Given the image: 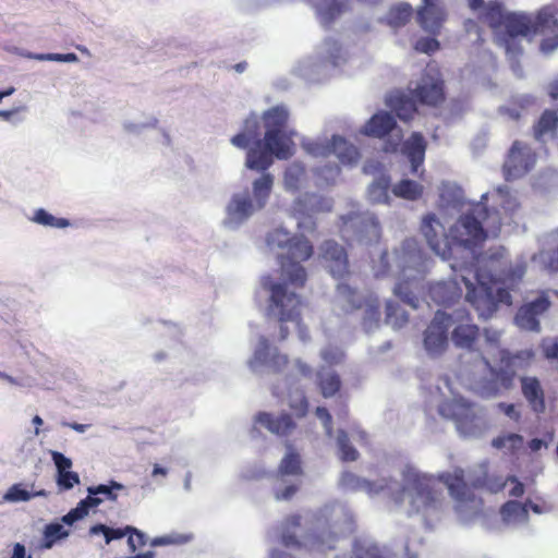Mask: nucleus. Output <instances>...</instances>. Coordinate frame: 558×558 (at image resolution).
I'll use <instances>...</instances> for the list:
<instances>
[{
  "label": "nucleus",
  "mask_w": 558,
  "mask_h": 558,
  "mask_svg": "<svg viewBox=\"0 0 558 558\" xmlns=\"http://www.w3.org/2000/svg\"><path fill=\"white\" fill-rule=\"evenodd\" d=\"M320 251L332 277L342 279L349 275L348 254L343 246L333 240H327L322 244Z\"/></svg>",
  "instance_id": "6ab92c4d"
},
{
  "label": "nucleus",
  "mask_w": 558,
  "mask_h": 558,
  "mask_svg": "<svg viewBox=\"0 0 558 558\" xmlns=\"http://www.w3.org/2000/svg\"><path fill=\"white\" fill-rule=\"evenodd\" d=\"M411 95L417 104L429 107L441 105L445 99V84L439 73L430 74L425 71L420 83L411 89Z\"/></svg>",
  "instance_id": "2eb2a0df"
},
{
  "label": "nucleus",
  "mask_w": 558,
  "mask_h": 558,
  "mask_svg": "<svg viewBox=\"0 0 558 558\" xmlns=\"http://www.w3.org/2000/svg\"><path fill=\"white\" fill-rule=\"evenodd\" d=\"M341 483L343 486L351 489H362L368 494L379 493L386 488H389V480L381 478L378 483L371 482L364 478L357 477L355 474L351 472L343 473L341 477Z\"/></svg>",
  "instance_id": "cd10ccee"
},
{
  "label": "nucleus",
  "mask_w": 558,
  "mask_h": 558,
  "mask_svg": "<svg viewBox=\"0 0 558 558\" xmlns=\"http://www.w3.org/2000/svg\"><path fill=\"white\" fill-rule=\"evenodd\" d=\"M270 344L267 338L260 337L258 345L254 352L253 359L250 362L253 367L255 364H269L270 362Z\"/></svg>",
  "instance_id": "09e8293b"
},
{
  "label": "nucleus",
  "mask_w": 558,
  "mask_h": 558,
  "mask_svg": "<svg viewBox=\"0 0 558 558\" xmlns=\"http://www.w3.org/2000/svg\"><path fill=\"white\" fill-rule=\"evenodd\" d=\"M49 61L74 63L78 61V57L73 53H48Z\"/></svg>",
  "instance_id": "0e129e2a"
},
{
  "label": "nucleus",
  "mask_w": 558,
  "mask_h": 558,
  "mask_svg": "<svg viewBox=\"0 0 558 558\" xmlns=\"http://www.w3.org/2000/svg\"><path fill=\"white\" fill-rule=\"evenodd\" d=\"M318 377V388L324 398L333 397L341 389V379L340 376L336 372L323 373L319 372L317 374Z\"/></svg>",
  "instance_id": "f704fd0d"
},
{
  "label": "nucleus",
  "mask_w": 558,
  "mask_h": 558,
  "mask_svg": "<svg viewBox=\"0 0 558 558\" xmlns=\"http://www.w3.org/2000/svg\"><path fill=\"white\" fill-rule=\"evenodd\" d=\"M315 530L306 535H302L304 543L298 537L296 530L302 525V517L298 513L284 518L281 523V543L288 548L300 549L303 545H310L313 549L320 551L336 548L338 539L344 534V530L338 521L322 523V517H317Z\"/></svg>",
  "instance_id": "423d86ee"
},
{
  "label": "nucleus",
  "mask_w": 558,
  "mask_h": 558,
  "mask_svg": "<svg viewBox=\"0 0 558 558\" xmlns=\"http://www.w3.org/2000/svg\"><path fill=\"white\" fill-rule=\"evenodd\" d=\"M414 49L418 52L432 54L439 49V41L435 38L423 37L415 43Z\"/></svg>",
  "instance_id": "13d9d810"
},
{
  "label": "nucleus",
  "mask_w": 558,
  "mask_h": 558,
  "mask_svg": "<svg viewBox=\"0 0 558 558\" xmlns=\"http://www.w3.org/2000/svg\"><path fill=\"white\" fill-rule=\"evenodd\" d=\"M422 184L410 179H403L392 187V193L400 198L416 201L423 195Z\"/></svg>",
  "instance_id": "72a5a7b5"
},
{
  "label": "nucleus",
  "mask_w": 558,
  "mask_h": 558,
  "mask_svg": "<svg viewBox=\"0 0 558 558\" xmlns=\"http://www.w3.org/2000/svg\"><path fill=\"white\" fill-rule=\"evenodd\" d=\"M262 121L266 130L263 140L259 138V119L252 114L230 142L236 148L247 149L245 166L248 169L264 172L272 165L274 157L288 159L293 155L295 132L288 129L289 111L283 105L264 111Z\"/></svg>",
  "instance_id": "f257e3e1"
},
{
  "label": "nucleus",
  "mask_w": 558,
  "mask_h": 558,
  "mask_svg": "<svg viewBox=\"0 0 558 558\" xmlns=\"http://www.w3.org/2000/svg\"><path fill=\"white\" fill-rule=\"evenodd\" d=\"M482 361L485 364V366L489 369V373L493 377H495L496 380H498L501 386L506 389H509L513 385V380L517 376L515 369H505V368H496L492 366L490 362L487 357L482 355Z\"/></svg>",
  "instance_id": "a19ab883"
},
{
  "label": "nucleus",
  "mask_w": 558,
  "mask_h": 558,
  "mask_svg": "<svg viewBox=\"0 0 558 558\" xmlns=\"http://www.w3.org/2000/svg\"><path fill=\"white\" fill-rule=\"evenodd\" d=\"M339 298L348 304V312L364 308L363 327L366 331L378 327L380 320V304L376 298H362L357 291L348 283L337 286Z\"/></svg>",
  "instance_id": "9b49d317"
},
{
  "label": "nucleus",
  "mask_w": 558,
  "mask_h": 558,
  "mask_svg": "<svg viewBox=\"0 0 558 558\" xmlns=\"http://www.w3.org/2000/svg\"><path fill=\"white\" fill-rule=\"evenodd\" d=\"M427 143L420 132H413L402 145V154L407 156L411 163L412 174L422 177L424 170L420 172L425 160Z\"/></svg>",
  "instance_id": "aec40b11"
},
{
  "label": "nucleus",
  "mask_w": 558,
  "mask_h": 558,
  "mask_svg": "<svg viewBox=\"0 0 558 558\" xmlns=\"http://www.w3.org/2000/svg\"><path fill=\"white\" fill-rule=\"evenodd\" d=\"M52 461L57 468L58 474L66 472L72 468V461L59 451H51Z\"/></svg>",
  "instance_id": "bf43d9fd"
},
{
  "label": "nucleus",
  "mask_w": 558,
  "mask_h": 558,
  "mask_svg": "<svg viewBox=\"0 0 558 558\" xmlns=\"http://www.w3.org/2000/svg\"><path fill=\"white\" fill-rule=\"evenodd\" d=\"M289 407L298 417H304L307 414L308 401L303 390L290 393Z\"/></svg>",
  "instance_id": "c03bdc74"
},
{
  "label": "nucleus",
  "mask_w": 558,
  "mask_h": 558,
  "mask_svg": "<svg viewBox=\"0 0 558 558\" xmlns=\"http://www.w3.org/2000/svg\"><path fill=\"white\" fill-rule=\"evenodd\" d=\"M350 558H384L376 546H364L359 542L353 545L352 556Z\"/></svg>",
  "instance_id": "864d4df0"
},
{
  "label": "nucleus",
  "mask_w": 558,
  "mask_h": 558,
  "mask_svg": "<svg viewBox=\"0 0 558 558\" xmlns=\"http://www.w3.org/2000/svg\"><path fill=\"white\" fill-rule=\"evenodd\" d=\"M551 302L546 293H542L535 300L521 305L515 314V324L525 330L538 332L541 324L538 317L548 311Z\"/></svg>",
  "instance_id": "f3484780"
},
{
  "label": "nucleus",
  "mask_w": 558,
  "mask_h": 558,
  "mask_svg": "<svg viewBox=\"0 0 558 558\" xmlns=\"http://www.w3.org/2000/svg\"><path fill=\"white\" fill-rule=\"evenodd\" d=\"M298 490H299L298 485H288L282 490L276 492V499L289 500L296 494Z\"/></svg>",
  "instance_id": "338daca9"
},
{
  "label": "nucleus",
  "mask_w": 558,
  "mask_h": 558,
  "mask_svg": "<svg viewBox=\"0 0 558 558\" xmlns=\"http://www.w3.org/2000/svg\"><path fill=\"white\" fill-rule=\"evenodd\" d=\"M104 498L101 497L87 496L85 499L81 500L75 508L64 514L60 519V523L69 526L73 525L76 521L86 517L90 508L98 507Z\"/></svg>",
  "instance_id": "c756f323"
},
{
  "label": "nucleus",
  "mask_w": 558,
  "mask_h": 558,
  "mask_svg": "<svg viewBox=\"0 0 558 558\" xmlns=\"http://www.w3.org/2000/svg\"><path fill=\"white\" fill-rule=\"evenodd\" d=\"M347 10L344 0H320L316 7L320 23L328 27Z\"/></svg>",
  "instance_id": "c85d7f7f"
},
{
  "label": "nucleus",
  "mask_w": 558,
  "mask_h": 558,
  "mask_svg": "<svg viewBox=\"0 0 558 558\" xmlns=\"http://www.w3.org/2000/svg\"><path fill=\"white\" fill-rule=\"evenodd\" d=\"M533 34L544 32L545 29H555L558 27V22L555 12L550 8H543L538 11L535 17H532Z\"/></svg>",
  "instance_id": "58836bf2"
},
{
  "label": "nucleus",
  "mask_w": 558,
  "mask_h": 558,
  "mask_svg": "<svg viewBox=\"0 0 558 558\" xmlns=\"http://www.w3.org/2000/svg\"><path fill=\"white\" fill-rule=\"evenodd\" d=\"M320 356L325 362L335 364L341 360L342 353L338 349L328 347L322 351Z\"/></svg>",
  "instance_id": "e2e57ef3"
},
{
  "label": "nucleus",
  "mask_w": 558,
  "mask_h": 558,
  "mask_svg": "<svg viewBox=\"0 0 558 558\" xmlns=\"http://www.w3.org/2000/svg\"><path fill=\"white\" fill-rule=\"evenodd\" d=\"M409 281H402L396 284L395 293L398 295L402 302L410 305L413 308L418 306L417 296L409 289Z\"/></svg>",
  "instance_id": "3c124183"
},
{
  "label": "nucleus",
  "mask_w": 558,
  "mask_h": 558,
  "mask_svg": "<svg viewBox=\"0 0 558 558\" xmlns=\"http://www.w3.org/2000/svg\"><path fill=\"white\" fill-rule=\"evenodd\" d=\"M339 457L344 462H353L359 458L357 450L350 442L349 436L344 430H339L337 436Z\"/></svg>",
  "instance_id": "ea45409f"
},
{
  "label": "nucleus",
  "mask_w": 558,
  "mask_h": 558,
  "mask_svg": "<svg viewBox=\"0 0 558 558\" xmlns=\"http://www.w3.org/2000/svg\"><path fill=\"white\" fill-rule=\"evenodd\" d=\"M452 318L442 311H437L424 332V345L429 354H440L448 347V330Z\"/></svg>",
  "instance_id": "dca6fc26"
},
{
  "label": "nucleus",
  "mask_w": 558,
  "mask_h": 558,
  "mask_svg": "<svg viewBox=\"0 0 558 558\" xmlns=\"http://www.w3.org/2000/svg\"><path fill=\"white\" fill-rule=\"evenodd\" d=\"M316 415L323 421L326 432L329 436L332 434V416L329 411L324 407H317Z\"/></svg>",
  "instance_id": "680f3d73"
},
{
  "label": "nucleus",
  "mask_w": 558,
  "mask_h": 558,
  "mask_svg": "<svg viewBox=\"0 0 558 558\" xmlns=\"http://www.w3.org/2000/svg\"><path fill=\"white\" fill-rule=\"evenodd\" d=\"M521 390L523 397L535 413H543L545 411V393L536 377H522Z\"/></svg>",
  "instance_id": "5701e85b"
},
{
  "label": "nucleus",
  "mask_w": 558,
  "mask_h": 558,
  "mask_svg": "<svg viewBox=\"0 0 558 558\" xmlns=\"http://www.w3.org/2000/svg\"><path fill=\"white\" fill-rule=\"evenodd\" d=\"M535 163V154L532 148L520 141H514L504 162L506 180H513L527 173Z\"/></svg>",
  "instance_id": "4468645a"
},
{
  "label": "nucleus",
  "mask_w": 558,
  "mask_h": 558,
  "mask_svg": "<svg viewBox=\"0 0 558 558\" xmlns=\"http://www.w3.org/2000/svg\"><path fill=\"white\" fill-rule=\"evenodd\" d=\"M397 128L395 117L386 111L375 113L362 128L361 133L376 138H383Z\"/></svg>",
  "instance_id": "4be33fe9"
},
{
  "label": "nucleus",
  "mask_w": 558,
  "mask_h": 558,
  "mask_svg": "<svg viewBox=\"0 0 558 558\" xmlns=\"http://www.w3.org/2000/svg\"><path fill=\"white\" fill-rule=\"evenodd\" d=\"M255 422L263 425L267 430L277 436H288L296 427L292 416L288 413L274 415L268 412H258L255 416Z\"/></svg>",
  "instance_id": "412c9836"
},
{
  "label": "nucleus",
  "mask_w": 558,
  "mask_h": 558,
  "mask_svg": "<svg viewBox=\"0 0 558 558\" xmlns=\"http://www.w3.org/2000/svg\"><path fill=\"white\" fill-rule=\"evenodd\" d=\"M340 231L344 238H355L367 243L378 242L381 233L377 218L367 211H352L341 217Z\"/></svg>",
  "instance_id": "9d476101"
},
{
  "label": "nucleus",
  "mask_w": 558,
  "mask_h": 558,
  "mask_svg": "<svg viewBox=\"0 0 558 558\" xmlns=\"http://www.w3.org/2000/svg\"><path fill=\"white\" fill-rule=\"evenodd\" d=\"M508 482L512 483L513 486L511 487L509 494L512 497L520 498L524 494V485L513 475L506 476Z\"/></svg>",
  "instance_id": "69168bd1"
},
{
  "label": "nucleus",
  "mask_w": 558,
  "mask_h": 558,
  "mask_svg": "<svg viewBox=\"0 0 558 558\" xmlns=\"http://www.w3.org/2000/svg\"><path fill=\"white\" fill-rule=\"evenodd\" d=\"M489 217V209L478 203L458 219L450 228L449 234L435 214L424 217L421 231L432 251L447 259L451 255L452 244L470 250L480 246L487 238L483 225Z\"/></svg>",
  "instance_id": "f03ea898"
},
{
  "label": "nucleus",
  "mask_w": 558,
  "mask_h": 558,
  "mask_svg": "<svg viewBox=\"0 0 558 558\" xmlns=\"http://www.w3.org/2000/svg\"><path fill=\"white\" fill-rule=\"evenodd\" d=\"M33 221L38 225L52 228H65L70 225L69 220L64 218H57L43 208L35 211Z\"/></svg>",
  "instance_id": "79ce46f5"
},
{
  "label": "nucleus",
  "mask_w": 558,
  "mask_h": 558,
  "mask_svg": "<svg viewBox=\"0 0 558 558\" xmlns=\"http://www.w3.org/2000/svg\"><path fill=\"white\" fill-rule=\"evenodd\" d=\"M192 539L191 534H170L167 536L156 537L150 542L151 546L169 545V544H185Z\"/></svg>",
  "instance_id": "6e6d98bb"
},
{
  "label": "nucleus",
  "mask_w": 558,
  "mask_h": 558,
  "mask_svg": "<svg viewBox=\"0 0 558 558\" xmlns=\"http://www.w3.org/2000/svg\"><path fill=\"white\" fill-rule=\"evenodd\" d=\"M121 489H123V485L111 481L109 485L100 484L97 486H90L87 488V493H88V496H92V497H98L100 495L105 499L116 500L117 494L114 493V490H121Z\"/></svg>",
  "instance_id": "37998d69"
},
{
  "label": "nucleus",
  "mask_w": 558,
  "mask_h": 558,
  "mask_svg": "<svg viewBox=\"0 0 558 558\" xmlns=\"http://www.w3.org/2000/svg\"><path fill=\"white\" fill-rule=\"evenodd\" d=\"M499 409L509 417L511 418H518L519 413L515 411L514 404H508V403H499Z\"/></svg>",
  "instance_id": "774afa93"
},
{
  "label": "nucleus",
  "mask_w": 558,
  "mask_h": 558,
  "mask_svg": "<svg viewBox=\"0 0 558 558\" xmlns=\"http://www.w3.org/2000/svg\"><path fill=\"white\" fill-rule=\"evenodd\" d=\"M386 324L393 329L402 328L409 320L408 313L396 302L388 301L386 303Z\"/></svg>",
  "instance_id": "4c0bfd02"
},
{
  "label": "nucleus",
  "mask_w": 558,
  "mask_h": 558,
  "mask_svg": "<svg viewBox=\"0 0 558 558\" xmlns=\"http://www.w3.org/2000/svg\"><path fill=\"white\" fill-rule=\"evenodd\" d=\"M33 498V494L25 489L22 484H14L3 495L5 502H21L28 501Z\"/></svg>",
  "instance_id": "de8ad7c7"
},
{
  "label": "nucleus",
  "mask_w": 558,
  "mask_h": 558,
  "mask_svg": "<svg viewBox=\"0 0 558 558\" xmlns=\"http://www.w3.org/2000/svg\"><path fill=\"white\" fill-rule=\"evenodd\" d=\"M475 278L478 286L464 276L461 277V280L466 287L465 300L474 307L480 317L489 318L500 303L511 305L512 296L507 288H498L494 293L493 287L482 280L480 272L475 274Z\"/></svg>",
  "instance_id": "6e6552de"
},
{
  "label": "nucleus",
  "mask_w": 558,
  "mask_h": 558,
  "mask_svg": "<svg viewBox=\"0 0 558 558\" xmlns=\"http://www.w3.org/2000/svg\"><path fill=\"white\" fill-rule=\"evenodd\" d=\"M305 171L302 167L293 165L289 167L283 177L284 186L289 191H298L300 187L301 179L303 178Z\"/></svg>",
  "instance_id": "49530a36"
},
{
  "label": "nucleus",
  "mask_w": 558,
  "mask_h": 558,
  "mask_svg": "<svg viewBox=\"0 0 558 558\" xmlns=\"http://www.w3.org/2000/svg\"><path fill=\"white\" fill-rule=\"evenodd\" d=\"M413 9L408 3H400L396 7H392L387 16L388 25L392 27H401L404 26L412 17Z\"/></svg>",
  "instance_id": "c9c22d12"
},
{
  "label": "nucleus",
  "mask_w": 558,
  "mask_h": 558,
  "mask_svg": "<svg viewBox=\"0 0 558 558\" xmlns=\"http://www.w3.org/2000/svg\"><path fill=\"white\" fill-rule=\"evenodd\" d=\"M267 245L270 248L286 250L280 255V268L287 281L296 288L305 284L307 274L301 265L314 253L313 245L304 235H291L288 231L278 228L267 234Z\"/></svg>",
  "instance_id": "39448f33"
},
{
  "label": "nucleus",
  "mask_w": 558,
  "mask_h": 558,
  "mask_svg": "<svg viewBox=\"0 0 558 558\" xmlns=\"http://www.w3.org/2000/svg\"><path fill=\"white\" fill-rule=\"evenodd\" d=\"M274 177L263 173L252 184L253 196L247 191L235 193L227 206L228 222L240 225L248 219L255 211L263 209L270 196Z\"/></svg>",
  "instance_id": "0eeeda50"
},
{
  "label": "nucleus",
  "mask_w": 558,
  "mask_h": 558,
  "mask_svg": "<svg viewBox=\"0 0 558 558\" xmlns=\"http://www.w3.org/2000/svg\"><path fill=\"white\" fill-rule=\"evenodd\" d=\"M264 287L270 291L272 304L279 308V320L281 323L296 322L300 325L301 299L295 293H288L284 283L264 282Z\"/></svg>",
  "instance_id": "ddd939ff"
},
{
  "label": "nucleus",
  "mask_w": 558,
  "mask_h": 558,
  "mask_svg": "<svg viewBox=\"0 0 558 558\" xmlns=\"http://www.w3.org/2000/svg\"><path fill=\"white\" fill-rule=\"evenodd\" d=\"M444 416L451 418L457 429L464 436H474L481 432V415L473 402L463 398H453L440 408Z\"/></svg>",
  "instance_id": "1a4fd4ad"
},
{
  "label": "nucleus",
  "mask_w": 558,
  "mask_h": 558,
  "mask_svg": "<svg viewBox=\"0 0 558 558\" xmlns=\"http://www.w3.org/2000/svg\"><path fill=\"white\" fill-rule=\"evenodd\" d=\"M558 126V114L554 110H545L537 122L533 125V135L536 140H542L546 134L553 133Z\"/></svg>",
  "instance_id": "2f4dec72"
},
{
  "label": "nucleus",
  "mask_w": 558,
  "mask_h": 558,
  "mask_svg": "<svg viewBox=\"0 0 558 558\" xmlns=\"http://www.w3.org/2000/svg\"><path fill=\"white\" fill-rule=\"evenodd\" d=\"M446 19L447 13L441 4V0H423L422 5L417 10L420 26L433 35L439 34Z\"/></svg>",
  "instance_id": "a211bd4d"
},
{
  "label": "nucleus",
  "mask_w": 558,
  "mask_h": 558,
  "mask_svg": "<svg viewBox=\"0 0 558 558\" xmlns=\"http://www.w3.org/2000/svg\"><path fill=\"white\" fill-rule=\"evenodd\" d=\"M289 364V357L286 354H280L279 352H275L269 362V366L272 368L274 372H281L283 371Z\"/></svg>",
  "instance_id": "052dcab7"
},
{
  "label": "nucleus",
  "mask_w": 558,
  "mask_h": 558,
  "mask_svg": "<svg viewBox=\"0 0 558 558\" xmlns=\"http://www.w3.org/2000/svg\"><path fill=\"white\" fill-rule=\"evenodd\" d=\"M522 444V436L513 433L498 436L492 441L493 447L497 449L509 448L511 450L518 449Z\"/></svg>",
  "instance_id": "8fccbe9b"
},
{
  "label": "nucleus",
  "mask_w": 558,
  "mask_h": 558,
  "mask_svg": "<svg viewBox=\"0 0 558 558\" xmlns=\"http://www.w3.org/2000/svg\"><path fill=\"white\" fill-rule=\"evenodd\" d=\"M89 533L92 535L102 534L106 539V544H109L113 539L122 538L125 533L121 529H111L104 524H96L90 527Z\"/></svg>",
  "instance_id": "603ef678"
},
{
  "label": "nucleus",
  "mask_w": 558,
  "mask_h": 558,
  "mask_svg": "<svg viewBox=\"0 0 558 558\" xmlns=\"http://www.w3.org/2000/svg\"><path fill=\"white\" fill-rule=\"evenodd\" d=\"M70 534V530L65 529L60 522H51L44 529L40 547L51 549L57 542L68 538Z\"/></svg>",
  "instance_id": "7c9ffc66"
},
{
  "label": "nucleus",
  "mask_w": 558,
  "mask_h": 558,
  "mask_svg": "<svg viewBox=\"0 0 558 558\" xmlns=\"http://www.w3.org/2000/svg\"><path fill=\"white\" fill-rule=\"evenodd\" d=\"M437 481L442 483L450 497L460 511L475 509L482 505V500L475 496L474 490L497 494L501 492L508 480L501 473L493 470L487 461H483L469 470L468 474L462 468H454L438 474Z\"/></svg>",
  "instance_id": "7ed1b4c3"
},
{
  "label": "nucleus",
  "mask_w": 558,
  "mask_h": 558,
  "mask_svg": "<svg viewBox=\"0 0 558 558\" xmlns=\"http://www.w3.org/2000/svg\"><path fill=\"white\" fill-rule=\"evenodd\" d=\"M306 150L316 157L335 155L342 165H353L360 158L359 149L339 135H333L329 141L308 143Z\"/></svg>",
  "instance_id": "f8f14e48"
},
{
  "label": "nucleus",
  "mask_w": 558,
  "mask_h": 558,
  "mask_svg": "<svg viewBox=\"0 0 558 558\" xmlns=\"http://www.w3.org/2000/svg\"><path fill=\"white\" fill-rule=\"evenodd\" d=\"M304 203L310 206L312 211H329L332 207L330 199L318 197L315 194H306L304 197Z\"/></svg>",
  "instance_id": "5fc2aeb1"
},
{
  "label": "nucleus",
  "mask_w": 558,
  "mask_h": 558,
  "mask_svg": "<svg viewBox=\"0 0 558 558\" xmlns=\"http://www.w3.org/2000/svg\"><path fill=\"white\" fill-rule=\"evenodd\" d=\"M80 483V476L76 472L66 471L58 474L57 484L63 489H71Z\"/></svg>",
  "instance_id": "4d7b16f0"
},
{
  "label": "nucleus",
  "mask_w": 558,
  "mask_h": 558,
  "mask_svg": "<svg viewBox=\"0 0 558 558\" xmlns=\"http://www.w3.org/2000/svg\"><path fill=\"white\" fill-rule=\"evenodd\" d=\"M499 355V368L517 371V362L523 361L525 357H530L531 353L523 351L511 353L509 350L502 349L500 350Z\"/></svg>",
  "instance_id": "a18cd8bd"
},
{
  "label": "nucleus",
  "mask_w": 558,
  "mask_h": 558,
  "mask_svg": "<svg viewBox=\"0 0 558 558\" xmlns=\"http://www.w3.org/2000/svg\"><path fill=\"white\" fill-rule=\"evenodd\" d=\"M416 104L417 101L412 95L409 97L402 93L392 94L387 100V105L402 121H410L414 118L417 112Z\"/></svg>",
  "instance_id": "393cba45"
},
{
  "label": "nucleus",
  "mask_w": 558,
  "mask_h": 558,
  "mask_svg": "<svg viewBox=\"0 0 558 558\" xmlns=\"http://www.w3.org/2000/svg\"><path fill=\"white\" fill-rule=\"evenodd\" d=\"M480 338V328L474 324H460L451 332V339L457 348L473 350Z\"/></svg>",
  "instance_id": "bb28decb"
},
{
  "label": "nucleus",
  "mask_w": 558,
  "mask_h": 558,
  "mask_svg": "<svg viewBox=\"0 0 558 558\" xmlns=\"http://www.w3.org/2000/svg\"><path fill=\"white\" fill-rule=\"evenodd\" d=\"M390 186V178L387 174H381L368 187V197L374 203H387L388 190Z\"/></svg>",
  "instance_id": "e433bc0d"
},
{
  "label": "nucleus",
  "mask_w": 558,
  "mask_h": 558,
  "mask_svg": "<svg viewBox=\"0 0 558 558\" xmlns=\"http://www.w3.org/2000/svg\"><path fill=\"white\" fill-rule=\"evenodd\" d=\"M412 485L424 506L433 505L440 496V492L436 489V480L433 476L415 474Z\"/></svg>",
  "instance_id": "b1692460"
},
{
  "label": "nucleus",
  "mask_w": 558,
  "mask_h": 558,
  "mask_svg": "<svg viewBox=\"0 0 558 558\" xmlns=\"http://www.w3.org/2000/svg\"><path fill=\"white\" fill-rule=\"evenodd\" d=\"M287 447L288 452L279 464L278 473L280 475H302L303 470L300 454L293 450L291 444H288Z\"/></svg>",
  "instance_id": "473e14b6"
},
{
  "label": "nucleus",
  "mask_w": 558,
  "mask_h": 558,
  "mask_svg": "<svg viewBox=\"0 0 558 558\" xmlns=\"http://www.w3.org/2000/svg\"><path fill=\"white\" fill-rule=\"evenodd\" d=\"M468 3L472 11L480 12L478 20L494 31L498 45L508 53H522L521 39L534 35L532 16L506 12L498 1L468 0Z\"/></svg>",
  "instance_id": "20e7f679"
},
{
  "label": "nucleus",
  "mask_w": 558,
  "mask_h": 558,
  "mask_svg": "<svg viewBox=\"0 0 558 558\" xmlns=\"http://www.w3.org/2000/svg\"><path fill=\"white\" fill-rule=\"evenodd\" d=\"M430 300L438 305H450L461 296L457 282H436L428 289Z\"/></svg>",
  "instance_id": "a878e982"
}]
</instances>
